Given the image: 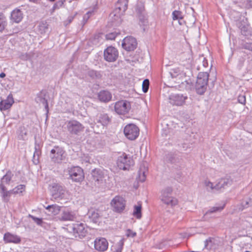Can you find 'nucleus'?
<instances>
[{
	"instance_id": "nucleus-1",
	"label": "nucleus",
	"mask_w": 252,
	"mask_h": 252,
	"mask_svg": "<svg viewBox=\"0 0 252 252\" xmlns=\"http://www.w3.org/2000/svg\"><path fill=\"white\" fill-rule=\"evenodd\" d=\"M111 122V118L107 114L101 112L98 113L94 119V124H91V127L94 133H100L102 132L104 126H107Z\"/></svg>"
},
{
	"instance_id": "nucleus-2",
	"label": "nucleus",
	"mask_w": 252,
	"mask_h": 252,
	"mask_svg": "<svg viewBox=\"0 0 252 252\" xmlns=\"http://www.w3.org/2000/svg\"><path fill=\"white\" fill-rule=\"evenodd\" d=\"M85 225V224L82 222H77L68 225L67 230L68 232L72 233L74 237L82 239L87 234V230Z\"/></svg>"
},
{
	"instance_id": "nucleus-3",
	"label": "nucleus",
	"mask_w": 252,
	"mask_h": 252,
	"mask_svg": "<svg viewBox=\"0 0 252 252\" xmlns=\"http://www.w3.org/2000/svg\"><path fill=\"white\" fill-rule=\"evenodd\" d=\"M209 74L207 72H201L197 76L195 89L198 94H203L207 89Z\"/></svg>"
},
{
	"instance_id": "nucleus-4",
	"label": "nucleus",
	"mask_w": 252,
	"mask_h": 252,
	"mask_svg": "<svg viewBox=\"0 0 252 252\" xmlns=\"http://www.w3.org/2000/svg\"><path fill=\"white\" fill-rule=\"evenodd\" d=\"M134 164L132 157L125 153L122 154L118 157L117 160V165L120 169L128 170Z\"/></svg>"
},
{
	"instance_id": "nucleus-5",
	"label": "nucleus",
	"mask_w": 252,
	"mask_h": 252,
	"mask_svg": "<svg viewBox=\"0 0 252 252\" xmlns=\"http://www.w3.org/2000/svg\"><path fill=\"white\" fill-rule=\"evenodd\" d=\"M164 161L176 166L180 167L183 163L182 154L179 152H170L166 154Z\"/></svg>"
},
{
	"instance_id": "nucleus-6",
	"label": "nucleus",
	"mask_w": 252,
	"mask_h": 252,
	"mask_svg": "<svg viewBox=\"0 0 252 252\" xmlns=\"http://www.w3.org/2000/svg\"><path fill=\"white\" fill-rule=\"evenodd\" d=\"M136 12L139 18V24L143 31L148 25V19L145 10L144 5L142 3H138L136 7Z\"/></svg>"
},
{
	"instance_id": "nucleus-7",
	"label": "nucleus",
	"mask_w": 252,
	"mask_h": 252,
	"mask_svg": "<svg viewBox=\"0 0 252 252\" xmlns=\"http://www.w3.org/2000/svg\"><path fill=\"white\" fill-rule=\"evenodd\" d=\"M68 173L70 178L74 182H80L84 179V175L83 170L79 166H74L69 168Z\"/></svg>"
},
{
	"instance_id": "nucleus-8",
	"label": "nucleus",
	"mask_w": 252,
	"mask_h": 252,
	"mask_svg": "<svg viewBox=\"0 0 252 252\" xmlns=\"http://www.w3.org/2000/svg\"><path fill=\"white\" fill-rule=\"evenodd\" d=\"M52 198L55 200H60L64 197L65 189L64 187L57 183H53L51 189Z\"/></svg>"
},
{
	"instance_id": "nucleus-9",
	"label": "nucleus",
	"mask_w": 252,
	"mask_h": 252,
	"mask_svg": "<svg viewBox=\"0 0 252 252\" xmlns=\"http://www.w3.org/2000/svg\"><path fill=\"white\" fill-rule=\"evenodd\" d=\"M124 133L128 139L134 140L139 135V129L135 125L129 124L125 126Z\"/></svg>"
},
{
	"instance_id": "nucleus-10",
	"label": "nucleus",
	"mask_w": 252,
	"mask_h": 252,
	"mask_svg": "<svg viewBox=\"0 0 252 252\" xmlns=\"http://www.w3.org/2000/svg\"><path fill=\"white\" fill-rule=\"evenodd\" d=\"M65 125L67 130L72 134H77L83 129L82 125L76 120L68 121L66 122Z\"/></svg>"
},
{
	"instance_id": "nucleus-11",
	"label": "nucleus",
	"mask_w": 252,
	"mask_h": 252,
	"mask_svg": "<svg viewBox=\"0 0 252 252\" xmlns=\"http://www.w3.org/2000/svg\"><path fill=\"white\" fill-rule=\"evenodd\" d=\"M118 57V51L116 48L110 46L104 51V58L108 62H115Z\"/></svg>"
},
{
	"instance_id": "nucleus-12",
	"label": "nucleus",
	"mask_w": 252,
	"mask_h": 252,
	"mask_svg": "<svg viewBox=\"0 0 252 252\" xmlns=\"http://www.w3.org/2000/svg\"><path fill=\"white\" fill-rule=\"evenodd\" d=\"M115 110L119 114H125L128 112L130 108L129 102L126 100L119 101L115 104Z\"/></svg>"
},
{
	"instance_id": "nucleus-13",
	"label": "nucleus",
	"mask_w": 252,
	"mask_h": 252,
	"mask_svg": "<svg viewBox=\"0 0 252 252\" xmlns=\"http://www.w3.org/2000/svg\"><path fill=\"white\" fill-rule=\"evenodd\" d=\"M127 0H119L116 4V7L114 11L115 16L120 17L124 14L127 8Z\"/></svg>"
},
{
	"instance_id": "nucleus-14",
	"label": "nucleus",
	"mask_w": 252,
	"mask_h": 252,
	"mask_svg": "<svg viewBox=\"0 0 252 252\" xmlns=\"http://www.w3.org/2000/svg\"><path fill=\"white\" fill-rule=\"evenodd\" d=\"M137 46V42L135 38L131 36L125 37L122 43V47L125 50L130 51L134 50Z\"/></svg>"
},
{
	"instance_id": "nucleus-15",
	"label": "nucleus",
	"mask_w": 252,
	"mask_h": 252,
	"mask_svg": "<svg viewBox=\"0 0 252 252\" xmlns=\"http://www.w3.org/2000/svg\"><path fill=\"white\" fill-rule=\"evenodd\" d=\"M111 205L116 212H120L125 207V201L121 196H116L111 202Z\"/></svg>"
},
{
	"instance_id": "nucleus-16",
	"label": "nucleus",
	"mask_w": 252,
	"mask_h": 252,
	"mask_svg": "<svg viewBox=\"0 0 252 252\" xmlns=\"http://www.w3.org/2000/svg\"><path fill=\"white\" fill-rule=\"evenodd\" d=\"M51 158L54 162H59L63 158L64 151L59 146H55L51 151Z\"/></svg>"
},
{
	"instance_id": "nucleus-17",
	"label": "nucleus",
	"mask_w": 252,
	"mask_h": 252,
	"mask_svg": "<svg viewBox=\"0 0 252 252\" xmlns=\"http://www.w3.org/2000/svg\"><path fill=\"white\" fill-rule=\"evenodd\" d=\"M187 98V96L180 94H172L169 98L170 103L177 106L182 105Z\"/></svg>"
},
{
	"instance_id": "nucleus-18",
	"label": "nucleus",
	"mask_w": 252,
	"mask_h": 252,
	"mask_svg": "<svg viewBox=\"0 0 252 252\" xmlns=\"http://www.w3.org/2000/svg\"><path fill=\"white\" fill-rule=\"evenodd\" d=\"M94 243V248L97 251L104 252L108 249V243L105 238L96 239Z\"/></svg>"
},
{
	"instance_id": "nucleus-19",
	"label": "nucleus",
	"mask_w": 252,
	"mask_h": 252,
	"mask_svg": "<svg viewBox=\"0 0 252 252\" xmlns=\"http://www.w3.org/2000/svg\"><path fill=\"white\" fill-rule=\"evenodd\" d=\"M170 73L172 78H178L179 80H181V81H177L178 79H177L176 81L178 83H183V81L186 77V73L180 69L179 68H175L172 69Z\"/></svg>"
},
{
	"instance_id": "nucleus-20",
	"label": "nucleus",
	"mask_w": 252,
	"mask_h": 252,
	"mask_svg": "<svg viewBox=\"0 0 252 252\" xmlns=\"http://www.w3.org/2000/svg\"><path fill=\"white\" fill-rule=\"evenodd\" d=\"M14 103L13 98L11 94L8 95L6 99L0 102V110L5 111L10 108Z\"/></svg>"
},
{
	"instance_id": "nucleus-21",
	"label": "nucleus",
	"mask_w": 252,
	"mask_h": 252,
	"mask_svg": "<svg viewBox=\"0 0 252 252\" xmlns=\"http://www.w3.org/2000/svg\"><path fill=\"white\" fill-rule=\"evenodd\" d=\"M23 18L22 12L19 9L13 10L11 13L10 20L13 23H19Z\"/></svg>"
},
{
	"instance_id": "nucleus-22",
	"label": "nucleus",
	"mask_w": 252,
	"mask_h": 252,
	"mask_svg": "<svg viewBox=\"0 0 252 252\" xmlns=\"http://www.w3.org/2000/svg\"><path fill=\"white\" fill-rule=\"evenodd\" d=\"M97 96L98 99L103 102H108L112 99L111 94L109 91L106 90L100 91L98 93Z\"/></svg>"
},
{
	"instance_id": "nucleus-23",
	"label": "nucleus",
	"mask_w": 252,
	"mask_h": 252,
	"mask_svg": "<svg viewBox=\"0 0 252 252\" xmlns=\"http://www.w3.org/2000/svg\"><path fill=\"white\" fill-rule=\"evenodd\" d=\"M232 180L228 178L221 179L215 186V189L220 190L221 189H224L227 187L230 186L232 184Z\"/></svg>"
},
{
	"instance_id": "nucleus-24",
	"label": "nucleus",
	"mask_w": 252,
	"mask_h": 252,
	"mask_svg": "<svg viewBox=\"0 0 252 252\" xmlns=\"http://www.w3.org/2000/svg\"><path fill=\"white\" fill-rule=\"evenodd\" d=\"M45 93L42 91L39 92L35 98V101L39 104H42L48 111V105L47 100L45 98Z\"/></svg>"
},
{
	"instance_id": "nucleus-25",
	"label": "nucleus",
	"mask_w": 252,
	"mask_h": 252,
	"mask_svg": "<svg viewBox=\"0 0 252 252\" xmlns=\"http://www.w3.org/2000/svg\"><path fill=\"white\" fill-rule=\"evenodd\" d=\"M148 171L147 163L143 162L140 166L139 170V181L143 182L146 180V172Z\"/></svg>"
},
{
	"instance_id": "nucleus-26",
	"label": "nucleus",
	"mask_w": 252,
	"mask_h": 252,
	"mask_svg": "<svg viewBox=\"0 0 252 252\" xmlns=\"http://www.w3.org/2000/svg\"><path fill=\"white\" fill-rule=\"evenodd\" d=\"M3 239L7 243H19L21 242V238L19 236L9 233H5Z\"/></svg>"
},
{
	"instance_id": "nucleus-27",
	"label": "nucleus",
	"mask_w": 252,
	"mask_h": 252,
	"mask_svg": "<svg viewBox=\"0 0 252 252\" xmlns=\"http://www.w3.org/2000/svg\"><path fill=\"white\" fill-rule=\"evenodd\" d=\"M0 193L3 201L8 202L11 195L3 184H0Z\"/></svg>"
},
{
	"instance_id": "nucleus-28",
	"label": "nucleus",
	"mask_w": 252,
	"mask_h": 252,
	"mask_svg": "<svg viewBox=\"0 0 252 252\" xmlns=\"http://www.w3.org/2000/svg\"><path fill=\"white\" fill-rule=\"evenodd\" d=\"M92 177L95 182L102 181L104 178V173L100 169H94L92 172Z\"/></svg>"
},
{
	"instance_id": "nucleus-29",
	"label": "nucleus",
	"mask_w": 252,
	"mask_h": 252,
	"mask_svg": "<svg viewBox=\"0 0 252 252\" xmlns=\"http://www.w3.org/2000/svg\"><path fill=\"white\" fill-rule=\"evenodd\" d=\"M37 32L41 34L46 33L49 30V25L46 21H41L37 26Z\"/></svg>"
},
{
	"instance_id": "nucleus-30",
	"label": "nucleus",
	"mask_w": 252,
	"mask_h": 252,
	"mask_svg": "<svg viewBox=\"0 0 252 252\" xmlns=\"http://www.w3.org/2000/svg\"><path fill=\"white\" fill-rule=\"evenodd\" d=\"M75 218V214L73 212L64 211L62 214L60 220L63 221L73 220Z\"/></svg>"
},
{
	"instance_id": "nucleus-31",
	"label": "nucleus",
	"mask_w": 252,
	"mask_h": 252,
	"mask_svg": "<svg viewBox=\"0 0 252 252\" xmlns=\"http://www.w3.org/2000/svg\"><path fill=\"white\" fill-rule=\"evenodd\" d=\"M45 208L53 215H58L61 211V207L57 204L48 205Z\"/></svg>"
},
{
	"instance_id": "nucleus-32",
	"label": "nucleus",
	"mask_w": 252,
	"mask_h": 252,
	"mask_svg": "<svg viewBox=\"0 0 252 252\" xmlns=\"http://www.w3.org/2000/svg\"><path fill=\"white\" fill-rule=\"evenodd\" d=\"M252 206V196L244 199L239 208L240 211H243L244 209Z\"/></svg>"
},
{
	"instance_id": "nucleus-33",
	"label": "nucleus",
	"mask_w": 252,
	"mask_h": 252,
	"mask_svg": "<svg viewBox=\"0 0 252 252\" xmlns=\"http://www.w3.org/2000/svg\"><path fill=\"white\" fill-rule=\"evenodd\" d=\"M27 130L24 127H20L18 131V138L19 140H27Z\"/></svg>"
},
{
	"instance_id": "nucleus-34",
	"label": "nucleus",
	"mask_w": 252,
	"mask_h": 252,
	"mask_svg": "<svg viewBox=\"0 0 252 252\" xmlns=\"http://www.w3.org/2000/svg\"><path fill=\"white\" fill-rule=\"evenodd\" d=\"M161 199L165 204L172 207L177 205L178 203V201L176 198L171 196H168L167 198H163Z\"/></svg>"
},
{
	"instance_id": "nucleus-35",
	"label": "nucleus",
	"mask_w": 252,
	"mask_h": 252,
	"mask_svg": "<svg viewBox=\"0 0 252 252\" xmlns=\"http://www.w3.org/2000/svg\"><path fill=\"white\" fill-rule=\"evenodd\" d=\"M141 204L139 202L138 203L137 205H135L134 207V211L133 212V215L137 219H140L141 218Z\"/></svg>"
},
{
	"instance_id": "nucleus-36",
	"label": "nucleus",
	"mask_w": 252,
	"mask_h": 252,
	"mask_svg": "<svg viewBox=\"0 0 252 252\" xmlns=\"http://www.w3.org/2000/svg\"><path fill=\"white\" fill-rule=\"evenodd\" d=\"M89 218L94 223H96L98 221L100 216L98 211L95 210H90L89 212Z\"/></svg>"
},
{
	"instance_id": "nucleus-37",
	"label": "nucleus",
	"mask_w": 252,
	"mask_h": 252,
	"mask_svg": "<svg viewBox=\"0 0 252 252\" xmlns=\"http://www.w3.org/2000/svg\"><path fill=\"white\" fill-rule=\"evenodd\" d=\"M13 174L11 172L8 171L6 174L3 176L1 179V182L0 184H3L4 185L5 184H9L10 181L11 180Z\"/></svg>"
},
{
	"instance_id": "nucleus-38",
	"label": "nucleus",
	"mask_w": 252,
	"mask_h": 252,
	"mask_svg": "<svg viewBox=\"0 0 252 252\" xmlns=\"http://www.w3.org/2000/svg\"><path fill=\"white\" fill-rule=\"evenodd\" d=\"M7 25L6 17L2 14L0 13V32H2Z\"/></svg>"
},
{
	"instance_id": "nucleus-39",
	"label": "nucleus",
	"mask_w": 252,
	"mask_h": 252,
	"mask_svg": "<svg viewBox=\"0 0 252 252\" xmlns=\"http://www.w3.org/2000/svg\"><path fill=\"white\" fill-rule=\"evenodd\" d=\"M172 189L171 187H167L161 191V199L167 198L171 194Z\"/></svg>"
},
{
	"instance_id": "nucleus-40",
	"label": "nucleus",
	"mask_w": 252,
	"mask_h": 252,
	"mask_svg": "<svg viewBox=\"0 0 252 252\" xmlns=\"http://www.w3.org/2000/svg\"><path fill=\"white\" fill-rule=\"evenodd\" d=\"M172 17L173 20L182 19L183 18L182 12L179 10H174L172 12Z\"/></svg>"
},
{
	"instance_id": "nucleus-41",
	"label": "nucleus",
	"mask_w": 252,
	"mask_h": 252,
	"mask_svg": "<svg viewBox=\"0 0 252 252\" xmlns=\"http://www.w3.org/2000/svg\"><path fill=\"white\" fill-rule=\"evenodd\" d=\"M224 206V205H223L222 206H219V207L215 206V207H213L211 208L209 210H208L206 213V214H205V216H206V215H207L208 214H212V213H215V212H218V211H221L223 209Z\"/></svg>"
},
{
	"instance_id": "nucleus-42",
	"label": "nucleus",
	"mask_w": 252,
	"mask_h": 252,
	"mask_svg": "<svg viewBox=\"0 0 252 252\" xmlns=\"http://www.w3.org/2000/svg\"><path fill=\"white\" fill-rule=\"evenodd\" d=\"M42 147L41 143H35L34 146L35 151L33 154V157H35L36 156L38 157L41 154L40 149Z\"/></svg>"
},
{
	"instance_id": "nucleus-43",
	"label": "nucleus",
	"mask_w": 252,
	"mask_h": 252,
	"mask_svg": "<svg viewBox=\"0 0 252 252\" xmlns=\"http://www.w3.org/2000/svg\"><path fill=\"white\" fill-rule=\"evenodd\" d=\"M213 238L209 237L204 242V248L206 249H211L213 246Z\"/></svg>"
},
{
	"instance_id": "nucleus-44",
	"label": "nucleus",
	"mask_w": 252,
	"mask_h": 252,
	"mask_svg": "<svg viewBox=\"0 0 252 252\" xmlns=\"http://www.w3.org/2000/svg\"><path fill=\"white\" fill-rule=\"evenodd\" d=\"M124 239H121L117 243V248L114 252H122L124 244Z\"/></svg>"
},
{
	"instance_id": "nucleus-45",
	"label": "nucleus",
	"mask_w": 252,
	"mask_h": 252,
	"mask_svg": "<svg viewBox=\"0 0 252 252\" xmlns=\"http://www.w3.org/2000/svg\"><path fill=\"white\" fill-rule=\"evenodd\" d=\"M161 134L165 140H170V135L169 134V130L168 129H163Z\"/></svg>"
},
{
	"instance_id": "nucleus-46",
	"label": "nucleus",
	"mask_w": 252,
	"mask_h": 252,
	"mask_svg": "<svg viewBox=\"0 0 252 252\" xmlns=\"http://www.w3.org/2000/svg\"><path fill=\"white\" fill-rule=\"evenodd\" d=\"M149 81L148 79H145L142 83V90L144 93H147L149 89Z\"/></svg>"
},
{
	"instance_id": "nucleus-47",
	"label": "nucleus",
	"mask_w": 252,
	"mask_h": 252,
	"mask_svg": "<svg viewBox=\"0 0 252 252\" xmlns=\"http://www.w3.org/2000/svg\"><path fill=\"white\" fill-rule=\"evenodd\" d=\"M29 217L32 219L35 223L38 225H42L43 223V220L42 219L36 218L34 216L30 215Z\"/></svg>"
},
{
	"instance_id": "nucleus-48",
	"label": "nucleus",
	"mask_w": 252,
	"mask_h": 252,
	"mask_svg": "<svg viewBox=\"0 0 252 252\" xmlns=\"http://www.w3.org/2000/svg\"><path fill=\"white\" fill-rule=\"evenodd\" d=\"M116 32L109 33L105 35V38L107 40H114L118 35Z\"/></svg>"
},
{
	"instance_id": "nucleus-49",
	"label": "nucleus",
	"mask_w": 252,
	"mask_h": 252,
	"mask_svg": "<svg viewBox=\"0 0 252 252\" xmlns=\"http://www.w3.org/2000/svg\"><path fill=\"white\" fill-rule=\"evenodd\" d=\"M50 1L53 2L55 1L56 0H49ZM64 1V0H59L58 1H57L56 3H55L53 6V8L56 9L57 8H59V7L61 6L63 2Z\"/></svg>"
},
{
	"instance_id": "nucleus-50",
	"label": "nucleus",
	"mask_w": 252,
	"mask_h": 252,
	"mask_svg": "<svg viewBox=\"0 0 252 252\" xmlns=\"http://www.w3.org/2000/svg\"><path fill=\"white\" fill-rule=\"evenodd\" d=\"M242 46L244 49L250 50L252 52V42L244 43Z\"/></svg>"
},
{
	"instance_id": "nucleus-51",
	"label": "nucleus",
	"mask_w": 252,
	"mask_h": 252,
	"mask_svg": "<svg viewBox=\"0 0 252 252\" xmlns=\"http://www.w3.org/2000/svg\"><path fill=\"white\" fill-rule=\"evenodd\" d=\"M14 189H15V191H17V194H18L19 193H21L23 191L25 190V186L23 185H20L17 186Z\"/></svg>"
},
{
	"instance_id": "nucleus-52",
	"label": "nucleus",
	"mask_w": 252,
	"mask_h": 252,
	"mask_svg": "<svg viewBox=\"0 0 252 252\" xmlns=\"http://www.w3.org/2000/svg\"><path fill=\"white\" fill-rule=\"evenodd\" d=\"M238 101L239 103L242 104H245L246 103V97L244 95H240L238 97Z\"/></svg>"
},
{
	"instance_id": "nucleus-53",
	"label": "nucleus",
	"mask_w": 252,
	"mask_h": 252,
	"mask_svg": "<svg viewBox=\"0 0 252 252\" xmlns=\"http://www.w3.org/2000/svg\"><path fill=\"white\" fill-rule=\"evenodd\" d=\"M93 11H88L87 13H86L83 17V22L84 24L87 22V20L90 17L91 15L92 14Z\"/></svg>"
},
{
	"instance_id": "nucleus-54",
	"label": "nucleus",
	"mask_w": 252,
	"mask_h": 252,
	"mask_svg": "<svg viewBox=\"0 0 252 252\" xmlns=\"http://www.w3.org/2000/svg\"><path fill=\"white\" fill-rule=\"evenodd\" d=\"M136 233L135 232H133L130 229H127L126 232V235L127 237H134L136 235Z\"/></svg>"
},
{
	"instance_id": "nucleus-55",
	"label": "nucleus",
	"mask_w": 252,
	"mask_h": 252,
	"mask_svg": "<svg viewBox=\"0 0 252 252\" xmlns=\"http://www.w3.org/2000/svg\"><path fill=\"white\" fill-rule=\"evenodd\" d=\"M205 185L207 188H209L211 189H215V186H213V184L210 182L206 181Z\"/></svg>"
},
{
	"instance_id": "nucleus-56",
	"label": "nucleus",
	"mask_w": 252,
	"mask_h": 252,
	"mask_svg": "<svg viewBox=\"0 0 252 252\" xmlns=\"http://www.w3.org/2000/svg\"><path fill=\"white\" fill-rule=\"evenodd\" d=\"M202 65L204 67L208 66V63L207 60L205 58H203Z\"/></svg>"
},
{
	"instance_id": "nucleus-57",
	"label": "nucleus",
	"mask_w": 252,
	"mask_h": 252,
	"mask_svg": "<svg viewBox=\"0 0 252 252\" xmlns=\"http://www.w3.org/2000/svg\"><path fill=\"white\" fill-rule=\"evenodd\" d=\"M8 192H9V194H10V195L12 194H17V191H15V189H13L10 190H8Z\"/></svg>"
},
{
	"instance_id": "nucleus-58",
	"label": "nucleus",
	"mask_w": 252,
	"mask_h": 252,
	"mask_svg": "<svg viewBox=\"0 0 252 252\" xmlns=\"http://www.w3.org/2000/svg\"><path fill=\"white\" fill-rule=\"evenodd\" d=\"M5 76V74L3 72H2L0 74V78H3Z\"/></svg>"
},
{
	"instance_id": "nucleus-59",
	"label": "nucleus",
	"mask_w": 252,
	"mask_h": 252,
	"mask_svg": "<svg viewBox=\"0 0 252 252\" xmlns=\"http://www.w3.org/2000/svg\"><path fill=\"white\" fill-rule=\"evenodd\" d=\"M29 0L31 2H37L40 0Z\"/></svg>"
},
{
	"instance_id": "nucleus-60",
	"label": "nucleus",
	"mask_w": 252,
	"mask_h": 252,
	"mask_svg": "<svg viewBox=\"0 0 252 252\" xmlns=\"http://www.w3.org/2000/svg\"><path fill=\"white\" fill-rule=\"evenodd\" d=\"M186 145H187V143H182V146H183V147L184 148L186 147Z\"/></svg>"
},
{
	"instance_id": "nucleus-61",
	"label": "nucleus",
	"mask_w": 252,
	"mask_h": 252,
	"mask_svg": "<svg viewBox=\"0 0 252 252\" xmlns=\"http://www.w3.org/2000/svg\"><path fill=\"white\" fill-rule=\"evenodd\" d=\"M92 73H93V74H94H94H96V72H94V71H93V72H92Z\"/></svg>"
}]
</instances>
